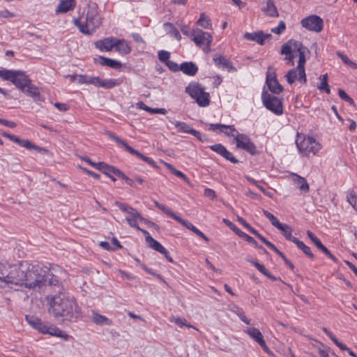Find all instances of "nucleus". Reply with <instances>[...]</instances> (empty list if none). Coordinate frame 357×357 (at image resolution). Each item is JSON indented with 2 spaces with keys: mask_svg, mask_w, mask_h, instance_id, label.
Masks as SVG:
<instances>
[{
  "mask_svg": "<svg viewBox=\"0 0 357 357\" xmlns=\"http://www.w3.org/2000/svg\"><path fill=\"white\" fill-rule=\"evenodd\" d=\"M49 312L62 323L77 322L82 317V310L73 297L65 291H58L54 295L47 296Z\"/></svg>",
  "mask_w": 357,
  "mask_h": 357,
  "instance_id": "1",
  "label": "nucleus"
},
{
  "mask_svg": "<svg viewBox=\"0 0 357 357\" xmlns=\"http://www.w3.org/2000/svg\"><path fill=\"white\" fill-rule=\"evenodd\" d=\"M24 268L22 287L29 289H39L46 285L49 273L47 266L24 261Z\"/></svg>",
  "mask_w": 357,
  "mask_h": 357,
  "instance_id": "2",
  "label": "nucleus"
},
{
  "mask_svg": "<svg viewBox=\"0 0 357 357\" xmlns=\"http://www.w3.org/2000/svg\"><path fill=\"white\" fill-rule=\"evenodd\" d=\"M73 21L81 33L92 34L102 23L98 5L96 3H92L89 6L85 17H79Z\"/></svg>",
  "mask_w": 357,
  "mask_h": 357,
  "instance_id": "3",
  "label": "nucleus"
},
{
  "mask_svg": "<svg viewBox=\"0 0 357 357\" xmlns=\"http://www.w3.org/2000/svg\"><path fill=\"white\" fill-rule=\"evenodd\" d=\"M0 77L4 80L11 82L21 91H24L26 86L31 82L29 77L20 70L2 69L0 70Z\"/></svg>",
  "mask_w": 357,
  "mask_h": 357,
  "instance_id": "4",
  "label": "nucleus"
},
{
  "mask_svg": "<svg viewBox=\"0 0 357 357\" xmlns=\"http://www.w3.org/2000/svg\"><path fill=\"white\" fill-rule=\"evenodd\" d=\"M261 100L264 106L274 114L280 116L283 114L284 109L282 98L268 93L264 90L261 93Z\"/></svg>",
  "mask_w": 357,
  "mask_h": 357,
  "instance_id": "5",
  "label": "nucleus"
},
{
  "mask_svg": "<svg viewBox=\"0 0 357 357\" xmlns=\"http://www.w3.org/2000/svg\"><path fill=\"white\" fill-rule=\"evenodd\" d=\"M24 270V261L19 265H8L4 282L22 287Z\"/></svg>",
  "mask_w": 357,
  "mask_h": 357,
  "instance_id": "6",
  "label": "nucleus"
},
{
  "mask_svg": "<svg viewBox=\"0 0 357 357\" xmlns=\"http://www.w3.org/2000/svg\"><path fill=\"white\" fill-rule=\"evenodd\" d=\"M185 92L189 94L200 107L209 105V93L204 91V88L199 84H190L185 88Z\"/></svg>",
  "mask_w": 357,
  "mask_h": 357,
  "instance_id": "7",
  "label": "nucleus"
},
{
  "mask_svg": "<svg viewBox=\"0 0 357 357\" xmlns=\"http://www.w3.org/2000/svg\"><path fill=\"white\" fill-rule=\"evenodd\" d=\"M296 144L299 151L305 156L315 155L321 149V144L311 137H303L302 139L299 137Z\"/></svg>",
  "mask_w": 357,
  "mask_h": 357,
  "instance_id": "8",
  "label": "nucleus"
},
{
  "mask_svg": "<svg viewBox=\"0 0 357 357\" xmlns=\"http://www.w3.org/2000/svg\"><path fill=\"white\" fill-rule=\"evenodd\" d=\"M106 135L112 139H113L116 143H117L119 145H121L122 147L125 149L126 151H127L128 153H130L132 155H135L145 162L148 163L149 165H151L153 167H158V166L155 164V162L151 158L147 157L142 153H141L137 150L132 148L130 146H129L126 142L123 139H122L121 137L117 136L115 133L107 131L106 132Z\"/></svg>",
  "mask_w": 357,
  "mask_h": 357,
  "instance_id": "9",
  "label": "nucleus"
},
{
  "mask_svg": "<svg viewBox=\"0 0 357 357\" xmlns=\"http://www.w3.org/2000/svg\"><path fill=\"white\" fill-rule=\"evenodd\" d=\"M192 40L195 43L202 48V50L208 53L211 51V43L213 40V36L208 32H205L199 29H195L192 32Z\"/></svg>",
  "mask_w": 357,
  "mask_h": 357,
  "instance_id": "10",
  "label": "nucleus"
},
{
  "mask_svg": "<svg viewBox=\"0 0 357 357\" xmlns=\"http://www.w3.org/2000/svg\"><path fill=\"white\" fill-rule=\"evenodd\" d=\"M301 24L306 29L317 33L321 32L324 28L323 20L316 15H311L303 18Z\"/></svg>",
  "mask_w": 357,
  "mask_h": 357,
  "instance_id": "11",
  "label": "nucleus"
},
{
  "mask_svg": "<svg viewBox=\"0 0 357 357\" xmlns=\"http://www.w3.org/2000/svg\"><path fill=\"white\" fill-rule=\"evenodd\" d=\"M266 84L269 91L273 94H280L283 91V87L278 82L276 73L271 66L267 69Z\"/></svg>",
  "mask_w": 357,
  "mask_h": 357,
  "instance_id": "12",
  "label": "nucleus"
},
{
  "mask_svg": "<svg viewBox=\"0 0 357 357\" xmlns=\"http://www.w3.org/2000/svg\"><path fill=\"white\" fill-rule=\"evenodd\" d=\"M235 140L236 142L237 148L242 149L252 155L258 153L256 146L247 135L244 134H237L235 137Z\"/></svg>",
  "mask_w": 357,
  "mask_h": 357,
  "instance_id": "13",
  "label": "nucleus"
},
{
  "mask_svg": "<svg viewBox=\"0 0 357 357\" xmlns=\"http://www.w3.org/2000/svg\"><path fill=\"white\" fill-rule=\"evenodd\" d=\"M115 205L117 207H119L122 211L130 214L131 215V218H130L131 219H138L151 226L154 227L155 228H158V226L155 223L150 222V221L147 220L146 219L144 218L140 215V213L135 208H132V206H130L126 204L122 203L121 202H119V201L115 202Z\"/></svg>",
  "mask_w": 357,
  "mask_h": 357,
  "instance_id": "14",
  "label": "nucleus"
},
{
  "mask_svg": "<svg viewBox=\"0 0 357 357\" xmlns=\"http://www.w3.org/2000/svg\"><path fill=\"white\" fill-rule=\"evenodd\" d=\"M1 134L6 137V138H8L10 140L18 144L20 146H22V147H24L27 149H34V150H36L38 151H42V148L33 144L32 142H31L28 139H21L20 138H19L18 137L14 135H12V134H10L7 132H1Z\"/></svg>",
  "mask_w": 357,
  "mask_h": 357,
  "instance_id": "15",
  "label": "nucleus"
},
{
  "mask_svg": "<svg viewBox=\"0 0 357 357\" xmlns=\"http://www.w3.org/2000/svg\"><path fill=\"white\" fill-rule=\"evenodd\" d=\"M223 222L233 231H234L238 236L241 237L242 238L245 239L248 243L254 245L255 247L263 250L264 251H266L264 248L262 246L258 245L257 242L250 236L248 235L245 232L242 231L240 229H238L234 224H233L231 222H230L227 219H223Z\"/></svg>",
  "mask_w": 357,
  "mask_h": 357,
  "instance_id": "16",
  "label": "nucleus"
},
{
  "mask_svg": "<svg viewBox=\"0 0 357 357\" xmlns=\"http://www.w3.org/2000/svg\"><path fill=\"white\" fill-rule=\"evenodd\" d=\"M244 38L246 40L255 41L258 44L263 45L265 43L266 40H270L272 38L271 33H264L262 31H258L253 33H245Z\"/></svg>",
  "mask_w": 357,
  "mask_h": 357,
  "instance_id": "17",
  "label": "nucleus"
},
{
  "mask_svg": "<svg viewBox=\"0 0 357 357\" xmlns=\"http://www.w3.org/2000/svg\"><path fill=\"white\" fill-rule=\"evenodd\" d=\"M307 50H303L298 52V82L304 84L307 82L306 74L305 70V64L306 61L305 52Z\"/></svg>",
  "mask_w": 357,
  "mask_h": 357,
  "instance_id": "18",
  "label": "nucleus"
},
{
  "mask_svg": "<svg viewBox=\"0 0 357 357\" xmlns=\"http://www.w3.org/2000/svg\"><path fill=\"white\" fill-rule=\"evenodd\" d=\"M209 130L212 131L220 130L221 132H224L227 136L234 137V138L237 134H239L234 126H226L220 123H211L209 125Z\"/></svg>",
  "mask_w": 357,
  "mask_h": 357,
  "instance_id": "19",
  "label": "nucleus"
},
{
  "mask_svg": "<svg viewBox=\"0 0 357 357\" xmlns=\"http://www.w3.org/2000/svg\"><path fill=\"white\" fill-rule=\"evenodd\" d=\"M115 38L108 37L95 42V47L101 52H109L114 48Z\"/></svg>",
  "mask_w": 357,
  "mask_h": 357,
  "instance_id": "20",
  "label": "nucleus"
},
{
  "mask_svg": "<svg viewBox=\"0 0 357 357\" xmlns=\"http://www.w3.org/2000/svg\"><path fill=\"white\" fill-rule=\"evenodd\" d=\"M38 331L44 334H50L56 337H62L63 331L54 326H49L44 324L41 321L38 322L37 328H36Z\"/></svg>",
  "mask_w": 357,
  "mask_h": 357,
  "instance_id": "21",
  "label": "nucleus"
},
{
  "mask_svg": "<svg viewBox=\"0 0 357 357\" xmlns=\"http://www.w3.org/2000/svg\"><path fill=\"white\" fill-rule=\"evenodd\" d=\"M246 333L254 339L265 351L268 349L264 337L260 331L256 328H250L246 330Z\"/></svg>",
  "mask_w": 357,
  "mask_h": 357,
  "instance_id": "22",
  "label": "nucleus"
},
{
  "mask_svg": "<svg viewBox=\"0 0 357 357\" xmlns=\"http://www.w3.org/2000/svg\"><path fill=\"white\" fill-rule=\"evenodd\" d=\"M114 49L121 54H128L130 52L131 48L126 40L115 38Z\"/></svg>",
  "mask_w": 357,
  "mask_h": 357,
  "instance_id": "23",
  "label": "nucleus"
},
{
  "mask_svg": "<svg viewBox=\"0 0 357 357\" xmlns=\"http://www.w3.org/2000/svg\"><path fill=\"white\" fill-rule=\"evenodd\" d=\"M181 71L188 76H194L198 71V67L193 62H183L180 65Z\"/></svg>",
  "mask_w": 357,
  "mask_h": 357,
  "instance_id": "24",
  "label": "nucleus"
},
{
  "mask_svg": "<svg viewBox=\"0 0 357 357\" xmlns=\"http://www.w3.org/2000/svg\"><path fill=\"white\" fill-rule=\"evenodd\" d=\"M291 177L292 181L298 185V188L300 190L307 192L309 191V185L306 181V179L297 174L292 173L291 174Z\"/></svg>",
  "mask_w": 357,
  "mask_h": 357,
  "instance_id": "25",
  "label": "nucleus"
},
{
  "mask_svg": "<svg viewBox=\"0 0 357 357\" xmlns=\"http://www.w3.org/2000/svg\"><path fill=\"white\" fill-rule=\"evenodd\" d=\"M98 169L102 172V173H104L105 175H107L108 177H109L113 181H116V178L114 176V175H115V172H116L115 167L109 165L104 162H98Z\"/></svg>",
  "mask_w": 357,
  "mask_h": 357,
  "instance_id": "26",
  "label": "nucleus"
},
{
  "mask_svg": "<svg viewBox=\"0 0 357 357\" xmlns=\"http://www.w3.org/2000/svg\"><path fill=\"white\" fill-rule=\"evenodd\" d=\"M75 7V0H61L56 8V12L66 13L74 9Z\"/></svg>",
  "mask_w": 357,
  "mask_h": 357,
  "instance_id": "27",
  "label": "nucleus"
},
{
  "mask_svg": "<svg viewBox=\"0 0 357 357\" xmlns=\"http://www.w3.org/2000/svg\"><path fill=\"white\" fill-rule=\"evenodd\" d=\"M276 228L278 229H279L280 231H281V232L282 233L284 237L288 240V241H290L293 243H294V239H298L296 237H294L292 235H291V233H292V228L288 225H286V224H282V223H280L277 227Z\"/></svg>",
  "mask_w": 357,
  "mask_h": 357,
  "instance_id": "28",
  "label": "nucleus"
},
{
  "mask_svg": "<svg viewBox=\"0 0 357 357\" xmlns=\"http://www.w3.org/2000/svg\"><path fill=\"white\" fill-rule=\"evenodd\" d=\"M99 63L102 66H107L114 69L121 68L122 64L120 61L109 59L102 56L98 57Z\"/></svg>",
  "mask_w": 357,
  "mask_h": 357,
  "instance_id": "29",
  "label": "nucleus"
},
{
  "mask_svg": "<svg viewBox=\"0 0 357 357\" xmlns=\"http://www.w3.org/2000/svg\"><path fill=\"white\" fill-rule=\"evenodd\" d=\"M93 317L91 318L92 321L98 325H107L110 326L112 324V321L109 319L107 317L98 314L96 311H92Z\"/></svg>",
  "mask_w": 357,
  "mask_h": 357,
  "instance_id": "30",
  "label": "nucleus"
},
{
  "mask_svg": "<svg viewBox=\"0 0 357 357\" xmlns=\"http://www.w3.org/2000/svg\"><path fill=\"white\" fill-rule=\"evenodd\" d=\"M23 93H26L27 96L32 97L33 98H38L40 96V91L37 86L33 85L31 83V81L29 82L26 88H24V91H22Z\"/></svg>",
  "mask_w": 357,
  "mask_h": 357,
  "instance_id": "31",
  "label": "nucleus"
},
{
  "mask_svg": "<svg viewBox=\"0 0 357 357\" xmlns=\"http://www.w3.org/2000/svg\"><path fill=\"white\" fill-rule=\"evenodd\" d=\"M147 243L149 247L161 254H166V249L156 240L151 236L147 237Z\"/></svg>",
  "mask_w": 357,
  "mask_h": 357,
  "instance_id": "32",
  "label": "nucleus"
},
{
  "mask_svg": "<svg viewBox=\"0 0 357 357\" xmlns=\"http://www.w3.org/2000/svg\"><path fill=\"white\" fill-rule=\"evenodd\" d=\"M137 105L138 108L149 112L151 114H165L167 113V110L165 108H151L146 105L143 102H139Z\"/></svg>",
  "mask_w": 357,
  "mask_h": 357,
  "instance_id": "33",
  "label": "nucleus"
},
{
  "mask_svg": "<svg viewBox=\"0 0 357 357\" xmlns=\"http://www.w3.org/2000/svg\"><path fill=\"white\" fill-rule=\"evenodd\" d=\"M294 243L309 258H310L312 259L314 258V255L312 252L310 248L308 247L307 245H306L303 241H301L298 239H294Z\"/></svg>",
  "mask_w": 357,
  "mask_h": 357,
  "instance_id": "34",
  "label": "nucleus"
},
{
  "mask_svg": "<svg viewBox=\"0 0 357 357\" xmlns=\"http://www.w3.org/2000/svg\"><path fill=\"white\" fill-rule=\"evenodd\" d=\"M197 24L204 29H212L211 20L208 16L205 15L204 13H201Z\"/></svg>",
  "mask_w": 357,
  "mask_h": 357,
  "instance_id": "35",
  "label": "nucleus"
},
{
  "mask_svg": "<svg viewBox=\"0 0 357 357\" xmlns=\"http://www.w3.org/2000/svg\"><path fill=\"white\" fill-rule=\"evenodd\" d=\"M164 165L173 174L183 179L188 183L190 182L188 177L182 172L176 169L172 165L167 162H164Z\"/></svg>",
  "mask_w": 357,
  "mask_h": 357,
  "instance_id": "36",
  "label": "nucleus"
},
{
  "mask_svg": "<svg viewBox=\"0 0 357 357\" xmlns=\"http://www.w3.org/2000/svg\"><path fill=\"white\" fill-rule=\"evenodd\" d=\"M214 62L218 66H222L223 67L229 68V69H234V66H232V63L227 60L225 56H215L213 58Z\"/></svg>",
  "mask_w": 357,
  "mask_h": 357,
  "instance_id": "37",
  "label": "nucleus"
},
{
  "mask_svg": "<svg viewBox=\"0 0 357 357\" xmlns=\"http://www.w3.org/2000/svg\"><path fill=\"white\" fill-rule=\"evenodd\" d=\"M298 66L296 68H292L289 70L287 73L285 75V77L287 79V82L289 84H292L295 82L296 80L298 81Z\"/></svg>",
  "mask_w": 357,
  "mask_h": 357,
  "instance_id": "38",
  "label": "nucleus"
},
{
  "mask_svg": "<svg viewBox=\"0 0 357 357\" xmlns=\"http://www.w3.org/2000/svg\"><path fill=\"white\" fill-rule=\"evenodd\" d=\"M175 127L178 129L180 132L191 134L193 128H192L188 124L185 122L175 121L172 122Z\"/></svg>",
  "mask_w": 357,
  "mask_h": 357,
  "instance_id": "39",
  "label": "nucleus"
},
{
  "mask_svg": "<svg viewBox=\"0 0 357 357\" xmlns=\"http://www.w3.org/2000/svg\"><path fill=\"white\" fill-rule=\"evenodd\" d=\"M264 12L267 13L268 15L271 17H278V12L275 6L274 5L273 1L269 0L266 3V8L264 9Z\"/></svg>",
  "mask_w": 357,
  "mask_h": 357,
  "instance_id": "40",
  "label": "nucleus"
},
{
  "mask_svg": "<svg viewBox=\"0 0 357 357\" xmlns=\"http://www.w3.org/2000/svg\"><path fill=\"white\" fill-rule=\"evenodd\" d=\"M232 310L238 316L243 322L248 325L251 324V320L246 317L242 308L238 307L237 305H234Z\"/></svg>",
  "mask_w": 357,
  "mask_h": 357,
  "instance_id": "41",
  "label": "nucleus"
},
{
  "mask_svg": "<svg viewBox=\"0 0 357 357\" xmlns=\"http://www.w3.org/2000/svg\"><path fill=\"white\" fill-rule=\"evenodd\" d=\"M170 321L172 322L175 323L176 325H178L180 327L186 326L188 328H194V329L198 331V329L197 328H195V326L188 324L187 320L185 318H179V317L176 318V317H173L172 318H171Z\"/></svg>",
  "mask_w": 357,
  "mask_h": 357,
  "instance_id": "42",
  "label": "nucleus"
},
{
  "mask_svg": "<svg viewBox=\"0 0 357 357\" xmlns=\"http://www.w3.org/2000/svg\"><path fill=\"white\" fill-rule=\"evenodd\" d=\"M119 84V82L116 79H102L100 83V87L104 89H112Z\"/></svg>",
  "mask_w": 357,
  "mask_h": 357,
  "instance_id": "43",
  "label": "nucleus"
},
{
  "mask_svg": "<svg viewBox=\"0 0 357 357\" xmlns=\"http://www.w3.org/2000/svg\"><path fill=\"white\" fill-rule=\"evenodd\" d=\"M319 89L325 91L326 93L330 94L331 89L330 86L328 84V75L325 74L321 76V82L319 85L318 86Z\"/></svg>",
  "mask_w": 357,
  "mask_h": 357,
  "instance_id": "44",
  "label": "nucleus"
},
{
  "mask_svg": "<svg viewBox=\"0 0 357 357\" xmlns=\"http://www.w3.org/2000/svg\"><path fill=\"white\" fill-rule=\"evenodd\" d=\"M289 44H291V46L292 47V50L296 51L298 52H300L303 50H307V48L302 44L301 42L295 40L293 39L289 40Z\"/></svg>",
  "mask_w": 357,
  "mask_h": 357,
  "instance_id": "45",
  "label": "nucleus"
},
{
  "mask_svg": "<svg viewBox=\"0 0 357 357\" xmlns=\"http://www.w3.org/2000/svg\"><path fill=\"white\" fill-rule=\"evenodd\" d=\"M165 26L169 27V33L178 40H181V36L178 29L170 22H166Z\"/></svg>",
  "mask_w": 357,
  "mask_h": 357,
  "instance_id": "46",
  "label": "nucleus"
},
{
  "mask_svg": "<svg viewBox=\"0 0 357 357\" xmlns=\"http://www.w3.org/2000/svg\"><path fill=\"white\" fill-rule=\"evenodd\" d=\"M264 215L271 221L274 227H277L280 222L272 213L266 210H263Z\"/></svg>",
  "mask_w": 357,
  "mask_h": 357,
  "instance_id": "47",
  "label": "nucleus"
},
{
  "mask_svg": "<svg viewBox=\"0 0 357 357\" xmlns=\"http://www.w3.org/2000/svg\"><path fill=\"white\" fill-rule=\"evenodd\" d=\"M176 221L181 223L183 226L185 227L186 228L192 231V232H195V231L197 229L190 222L181 218L180 216L178 217V219L176 220Z\"/></svg>",
  "mask_w": 357,
  "mask_h": 357,
  "instance_id": "48",
  "label": "nucleus"
},
{
  "mask_svg": "<svg viewBox=\"0 0 357 357\" xmlns=\"http://www.w3.org/2000/svg\"><path fill=\"white\" fill-rule=\"evenodd\" d=\"M159 209H160L162 212H164L169 217L172 218L174 220H176L177 219H178L179 216L174 213L171 209H169L165 205L162 204Z\"/></svg>",
  "mask_w": 357,
  "mask_h": 357,
  "instance_id": "49",
  "label": "nucleus"
},
{
  "mask_svg": "<svg viewBox=\"0 0 357 357\" xmlns=\"http://www.w3.org/2000/svg\"><path fill=\"white\" fill-rule=\"evenodd\" d=\"M250 262L263 275L266 276L268 271L266 268V267L263 265L257 262L255 260H250Z\"/></svg>",
  "mask_w": 357,
  "mask_h": 357,
  "instance_id": "50",
  "label": "nucleus"
},
{
  "mask_svg": "<svg viewBox=\"0 0 357 357\" xmlns=\"http://www.w3.org/2000/svg\"><path fill=\"white\" fill-rule=\"evenodd\" d=\"M170 56V53L165 50H160L158 52V59L160 61L167 63V61H169V59Z\"/></svg>",
  "mask_w": 357,
  "mask_h": 357,
  "instance_id": "51",
  "label": "nucleus"
},
{
  "mask_svg": "<svg viewBox=\"0 0 357 357\" xmlns=\"http://www.w3.org/2000/svg\"><path fill=\"white\" fill-rule=\"evenodd\" d=\"M285 29V23L283 21H280L278 26L271 29V32L276 34H281Z\"/></svg>",
  "mask_w": 357,
  "mask_h": 357,
  "instance_id": "52",
  "label": "nucleus"
},
{
  "mask_svg": "<svg viewBox=\"0 0 357 357\" xmlns=\"http://www.w3.org/2000/svg\"><path fill=\"white\" fill-rule=\"evenodd\" d=\"M292 47L291 46V44H289V40H288L286 43L282 45L280 52L282 54L287 55L292 54Z\"/></svg>",
  "mask_w": 357,
  "mask_h": 357,
  "instance_id": "53",
  "label": "nucleus"
},
{
  "mask_svg": "<svg viewBox=\"0 0 357 357\" xmlns=\"http://www.w3.org/2000/svg\"><path fill=\"white\" fill-rule=\"evenodd\" d=\"M101 79L99 77L89 76L87 84H92L97 87H100Z\"/></svg>",
  "mask_w": 357,
  "mask_h": 357,
  "instance_id": "54",
  "label": "nucleus"
},
{
  "mask_svg": "<svg viewBox=\"0 0 357 357\" xmlns=\"http://www.w3.org/2000/svg\"><path fill=\"white\" fill-rule=\"evenodd\" d=\"M101 79L99 77L89 76L87 84H92L97 87H100Z\"/></svg>",
  "mask_w": 357,
  "mask_h": 357,
  "instance_id": "55",
  "label": "nucleus"
},
{
  "mask_svg": "<svg viewBox=\"0 0 357 357\" xmlns=\"http://www.w3.org/2000/svg\"><path fill=\"white\" fill-rule=\"evenodd\" d=\"M238 222L241 224L245 228H246L251 234L252 231H255V229L253 228L250 224H248L245 219L242 217H237Z\"/></svg>",
  "mask_w": 357,
  "mask_h": 357,
  "instance_id": "56",
  "label": "nucleus"
},
{
  "mask_svg": "<svg viewBox=\"0 0 357 357\" xmlns=\"http://www.w3.org/2000/svg\"><path fill=\"white\" fill-rule=\"evenodd\" d=\"M48 276L47 278V284L50 285H56L59 283V280L57 277L50 273V270L49 269Z\"/></svg>",
  "mask_w": 357,
  "mask_h": 357,
  "instance_id": "57",
  "label": "nucleus"
},
{
  "mask_svg": "<svg viewBox=\"0 0 357 357\" xmlns=\"http://www.w3.org/2000/svg\"><path fill=\"white\" fill-rule=\"evenodd\" d=\"M168 68L172 72H178L181 70L180 66L173 61H169L165 64Z\"/></svg>",
  "mask_w": 357,
  "mask_h": 357,
  "instance_id": "58",
  "label": "nucleus"
},
{
  "mask_svg": "<svg viewBox=\"0 0 357 357\" xmlns=\"http://www.w3.org/2000/svg\"><path fill=\"white\" fill-rule=\"evenodd\" d=\"M26 320L29 322L30 325H31L34 328H37L38 322L40 321L37 317H29L28 315L26 316Z\"/></svg>",
  "mask_w": 357,
  "mask_h": 357,
  "instance_id": "59",
  "label": "nucleus"
},
{
  "mask_svg": "<svg viewBox=\"0 0 357 357\" xmlns=\"http://www.w3.org/2000/svg\"><path fill=\"white\" fill-rule=\"evenodd\" d=\"M8 266L7 264L0 263V280L2 282L5 280Z\"/></svg>",
  "mask_w": 357,
  "mask_h": 357,
  "instance_id": "60",
  "label": "nucleus"
},
{
  "mask_svg": "<svg viewBox=\"0 0 357 357\" xmlns=\"http://www.w3.org/2000/svg\"><path fill=\"white\" fill-rule=\"evenodd\" d=\"M347 202L355 208V205L356 204V196L354 192H349L347 195Z\"/></svg>",
  "mask_w": 357,
  "mask_h": 357,
  "instance_id": "61",
  "label": "nucleus"
},
{
  "mask_svg": "<svg viewBox=\"0 0 357 357\" xmlns=\"http://www.w3.org/2000/svg\"><path fill=\"white\" fill-rule=\"evenodd\" d=\"M223 158H225L227 160H229L231 162L234 163V164H237L239 162V160L238 159H236L234 155L233 154L227 151V153L225 154V155H223Z\"/></svg>",
  "mask_w": 357,
  "mask_h": 357,
  "instance_id": "62",
  "label": "nucleus"
},
{
  "mask_svg": "<svg viewBox=\"0 0 357 357\" xmlns=\"http://www.w3.org/2000/svg\"><path fill=\"white\" fill-rule=\"evenodd\" d=\"M181 30L182 31V33L185 35V36H188L189 37H190V38L192 39V32L195 29H191L187 25H183L181 28Z\"/></svg>",
  "mask_w": 357,
  "mask_h": 357,
  "instance_id": "63",
  "label": "nucleus"
},
{
  "mask_svg": "<svg viewBox=\"0 0 357 357\" xmlns=\"http://www.w3.org/2000/svg\"><path fill=\"white\" fill-rule=\"evenodd\" d=\"M278 255L283 259L284 264L289 266V268L294 270V264L286 257V256L281 252L279 251Z\"/></svg>",
  "mask_w": 357,
  "mask_h": 357,
  "instance_id": "64",
  "label": "nucleus"
}]
</instances>
